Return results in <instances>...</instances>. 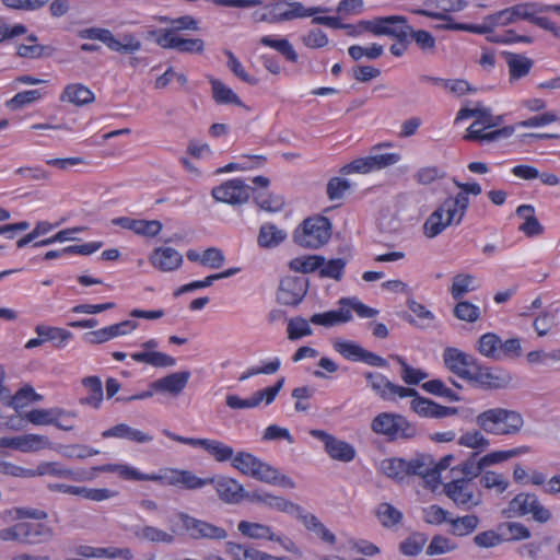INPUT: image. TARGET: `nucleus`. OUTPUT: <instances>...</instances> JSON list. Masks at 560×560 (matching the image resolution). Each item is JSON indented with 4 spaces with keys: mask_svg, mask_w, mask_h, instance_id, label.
Masks as SVG:
<instances>
[{
    "mask_svg": "<svg viewBox=\"0 0 560 560\" xmlns=\"http://www.w3.org/2000/svg\"><path fill=\"white\" fill-rule=\"evenodd\" d=\"M339 305L343 306L345 308H349L350 312L354 311L355 314L362 318H372L378 314V311L376 308H372L363 304L357 298H342L339 301Z\"/></svg>",
    "mask_w": 560,
    "mask_h": 560,
    "instance_id": "nucleus-60",
    "label": "nucleus"
},
{
    "mask_svg": "<svg viewBox=\"0 0 560 560\" xmlns=\"http://www.w3.org/2000/svg\"><path fill=\"white\" fill-rule=\"evenodd\" d=\"M20 534L22 535V544L35 545L49 540L54 530L50 526L43 523H20Z\"/></svg>",
    "mask_w": 560,
    "mask_h": 560,
    "instance_id": "nucleus-25",
    "label": "nucleus"
},
{
    "mask_svg": "<svg viewBox=\"0 0 560 560\" xmlns=\"http://www.w3.org/2000/svg\"><path fill=\"white\" fill-rule=\"evenodd\" d=\"M250 477L261 482L276 485L279 479V471L277 468L258 458Z\"/></svg>",
    "mask_w": 560,
    "mask_h": 560,
    "instance_id": "nucleus-52",
    "label": "nucleus"
},
{
    "mask_svg": "<svg viewBox=\"0 0 560 560\" xmlns=\"http://www.w3.org/2000/svg\"><path fill=\"white\" fill-rule=\"evenodd\" d=\"M308 281L304 277H285L280 281L277 300L283 305L295 306L304 299Z\"/></svg>",
    "mask_w": 560,
    "mask_h": 560,
    "instance_id": "nucleus-15",
    "label": "nucleus"
},
{
    "mask_svg": "<svg viewBox=\"0 0 560 560\" xmlns=\"http://www.w3.org/2000/svg\"><path fill=\"white\" fill-rule=\"evenodd\" d=\"M392 358L400 365V377L406 384L418 385L420 382L429 377L427 372L410 366L404 358L399 355H393Z\"/></svg>",
    "mask_w": 560,
    "mask_h": 560,
    "instance_id": "nucleus-47",
    "label": "nucleus"
},
{
    "mask_svg": "<svg viewBox=\"0 0 560 560\" xmlns=\"http://www.w3.org/2000/svg\"><path fill=\"white\" fill-rule=\"evenodd\" d=\"M35 331L39 337H43L44 341H57L56 347H63L65 342L72 337L69 330L59 327H48L44 325H37Z\"/></svg>",
    "mask_w": 560,
    "mask_h": 560,
    "instance_id": "nucleus-48",
    "label": "nucleus"
},
{
    "mask_svg": "<svg viewBox=\"0 0 560 560\" xmlns=\"http://www.w3.org/2000/svg\"><path fill=\"white\" fill-rule=\"evenodd\" d=\"M141 47V40L130 33L121 34L119 38H116L112 33V39L108 46L110 50L121 54H135L139 51Z\"/></svg>",
    "mask_w": 560,
    "mask_h": 560,
    "instance_id": "nucleus-39",
    "label": "nucleus"
},
{
    "mask_svg": "<svg viewBox=\"0 0 560 560\" xmlns=\"http://www.w3.org/2000/svg\"><path fill=\"white\" fill-rule=\"evenodd\" d=\"M422 389H424L427 393L444 397L450 401H459L460 397L450 387L445 385V383L441 380H431L423 384H421Z\"/></svg>",
    "mask_w": 560,
    "mask_h": 560,
    "instance_id": "nucleus-51",
    "label": "nucleus"
},
{
    "mask_svg": "<svg viewBox=\"0 0 560 560\" xmlns=\"http://www.w3.org/2000/svg\"><path fill=\"white\" fill-rule=\"evenodd\" d=\"M427 542L428 536L424 533L413 532L399 542L398 550L406 557H417L422 552Z\"/></svg>",
    "mask_w": 560,
    "mask_h": 560,
    "instance_id": "nucleus-35",
    "label": "nucleus"
},
{
    "mask_svg": "<svg viewBox=\"0 0 560 560\" xmlns=\"http://www.w3.org/2000/svg\"><path fill=\"white\" fill-rule=\"evenodd\" d=\"M443 491L456 506L469 511L482 503V493L468 479H455L446 482Z\"/></svg>",
    "mask_w": 560,
    "mask_h": 560,
    "instance_id": "nucleus-9",
    "label": "nucleus"
},
{
    "mask_svg": "<svg viewBox=\"0 0 560 560\" xmlns=\"http://www.w3.org/2000/svg\"><path fill=\"white\" fill-rule=\"evenodd\" d=\"M60 101L82 107L95 101L94 93L82 83H70L60 94Z\"/></svg>",
    "mask_w": 560,
    "mask_h": 560,
    "instance_id": "nucleus-26",
    "label": "nucleus"
},
{
    "mask_svg": "<svg viewBox=\"0 0 560 560\" xmlns=\"http://www.w3.org/2000/svg\"><path fill=\"white\" fill-rule=\"evenodd\" d=\"M83 387L88 390V395L79 399L82 406H89L98 409L103 401V386L98 376H86L82 380Z\"/></svg>",
    "mask_w": 560,
    "mask_h": 560,
    "instance_id": "nucleus-29",
    "label": "nucleus"
},
{
    "mask_svg": "<svg viewBox=\"0 0 560 560\" xmlns=\"http://www.w3.org/2000/svg\"><path fill=\"white\" fill-rule=\"evenodd\" d=\"M102 438H117L125 439L137 443H148L153 440V436L126 423L116 424L102 432Z\"/></svg>",
    "mask_w": 560,
    "mask_h": 560,
    "instance_id": "nucleus-27",
    "label": "nucleus"
},
{
    "mask_svg": "<svg viewBox=\"0 0 560 560\" xmlns=\"http://www.w3.org/2000/svg\"><path fill=\"white\" fill-rule=\"evenodd\" d=\"M516 215L523 219V223L518 230L528 237H534L542 234L544 226L539 223L535 215V209L530 205H522L516 209Z\"/></svg>",
    "mask_w": 560,
    "mask_h": 560,
    "instance_id": "nucleus-28",
    "label": "nucleus"
},
{
    "mask_svg": "<svg viewBox=\"0 0 560 560\" xmlns=\"http://www.w3.org/2000/svg\"><path fill=\"white\" fill-rule=\"evenodd\" d=\"M407 305H408L409 310L419 319L427 322V324H419L418 325L416 323L415 318L410 314L404 313L401 315V318L405 319L406 322H408L409 324L417 325L420 328H425L427 326H429L434 320L435 316L423 304L418 303L417 301L410 299V300L407 301Z\"/></svg>",
    "mask_w": 560,
    "mask_h": 560,
    "instance_id": "nucleus-43",
    "label": "nucleus"
},
{
    "mask_svg": "<svg viewBox=\"0 0 560 560\" xmlns=\"http://www.w3.org/2000/svg\"><path fill=\"white\" fill-rule=\"evenodd\" d=\"M401 160V155L396 152L381 153L372 152L371 155L353 160L343 165L340 175H350L353 173L368 174L371 172L382 171L388 166L397 164Z\"/></svg>",
    "mask_w": 560,
    "mask_h": 560,
    "instance_id": "nucleus-8",
    "label": "nucleus"
},
{
    "mask_svg": "<svg viewBox=\"0 0 560 560\" xmlns=\"http://www.w3.org/2000/svg\"><path fill=\"white\" fill-rule=\"evenodd\" d=\"M215 490L219 498L229 504H237L244 500V487L238 481L230 477H220L214 480Z\"/></svg>",
    "mask_w": 560,
    "mask_h": 560,
    "instance_id": "nucleus-24",
    "label": "nucleus"
},
{
    "mask_svg": "<svg viewBox=\"0 0 560 560\" xmlns=\"http://www.w3.org/2000/svg\"><path fill=\"white\" fill-rule=\"evenodd\" d=\"M258 457L248 452H238L234 455L232 466L241 471L243 475L252 476L254 466L256 465Z\"/></svg>",
    "mask_w": 560,
    "mask_h": 560,
    "instance_id": "nucleus-63",
    "label": "nucleus"
},
{
    "mask_svg": "<svg viewBox=\"0 0 560 560\" xmlns=\"http://www.w3.org/2000/svg\"><path fill=\"white\" fill-rule=\"evenodd\" d=\"M310 320L301 316L293 317L288 323V338L290 340H296L305 336H310L313 334L312 328L310 327Z\"/></svg>",
    "mask_w": 560,
    "mask_h": 560,
    "instance_id": "nucleus-59",
    "label": "nucleus"
},
{
    "mask_svg": "<svg viewBox=\"0 0 560 560\" xmlns=\"http://www.w3.org/2000/svg\"><path fill=\"white\" fill-rule=\"evenodd\" d=\"M454 184L459 191L455 196L447 197L424 222V234L430 238L438 236L453 223L458 225L469 206L468 196L481 194V186L476 182L460 183L454 178Z\"/></svg>",
    "mask_w": 560,
    "mask_h": 560,
    "instance_id": "nucleus-2",
    "label": "nucleus"
},
{
    "mask_svg": "<svg viewBox=\"0 0 560 560\" xmlns=\"http://www.w3.org/2000/svg\"><path fill=\"white\" fill-rule=\"evenodd\" d=\"M131 359L155 368H170L176 364V359L159 351H140L131 354Z\"/></svg>",
    "mask_w": 560,
    "mask_h": 560,
    "instance_id": "nucleus-34",
    "label": "nucleus"
},
{
    "mask_svg": "<svg viewBox=\"0 0 560 560\" xmlns=\"http://www.w3.org/2000/svg\"><path fill=\"white\" fill-rule=\"evenodd\" d=\"M287 234L278 230L272 224H265L260 228L258 235V244L261 247H275L279 245L284 238Z\"/></svg>",
    "mask_w": 560,
    "mask_h": 560,
    "instance_id": "nucleus-49",
    "label": "nucleus"
},
{
    "mask_svg": "<svg viewBox=\"0 0 560 560\" xmlns=\"http://www.w3.org/2000/svg\"><path fill=\"white\" fill-rule=\"evenodd\" d=\"M348 54L355 61L360 60L363 57L374 60L383 55V47L377 44H373L370 47L353 45L349 47Z\"/></svg>",
    "mask_w": 560,
    "mask_h": 560,
    "instance_id": "nucleus-64",
    "label": "nucleus"
},
{
    "mask_svg": "<svg viewBox=\"0 0 560 560\" xmlns=\"http://www.w3.org/2000/svg\"><path fill=\"white\" fill-rule=\"evenodd\" d=\"M138 327V323L135 320H124L94 331L86 332L84 335V340L92 345H98L106 342L113 338L118 336L126 335L131 332Z\"/></svg>",
    "mask_w": 560,
    "mask_h": 560,
    "instance_id": "nucleus-21",
    "label": "nucleus"
},
{
    "mask_svg": "<svg viewBox=\"0 0 560 560\" xmlns=\"http://www.w3.org/2000/svg\"><path fill=\"white\" fill-rule=\"evenodd\" d=\"M190 375L189 371L175 372L152 382L150 388L158 393H167L172 396H178L186 387Z\"/></svg>",
    "mask_w": 560,
    "mask_h": 560,
    "instance_id": "nucleus-22",
    "label": "nucleus"
},
{
    "mask_svg": "<svg viewBox=\"0 0 560 560\" xmlns=\"http://www.w3.org/2000/svg\"><path fill=\"white\" fill-rule=\"evenodd\" d=\"M477 457L478 453H472L465 462L454 467L452 470H459L464 475L463 479H468L469 482H471V480L478 477L485 469L483 466H481V459H477Z\"/></svg>",
    "mask_w": 560,
    "mask_h": 560,
    "instance_id": "nucleus-56",
    "label": "nucleus"
},
{
    "mask_svg": "<svg viewBox=\"0 0 560 560\" xmlns=\"http://www.w3.org/2000/svg\"><path fill=\"white\" fill-rule=\"evenodd\" d=\"M0 447H11L22 453H35L52 448V443L45 435L28 433L12 438H1Z\"/></svg>",
    "mask_w": 560,
    "mask_h": 560,
    "instance_id": "nucleus-19",
    "label": "nucleus"
},
{
    "mask_svg": "<svg viewBox=\"0 0 560 560\" xmlns=\"http://www.w3.org/2000/svg\"><path fill=\"white\" fill-rule=\"evenodd\" d=\"M475 278L469 273H458L453 278V283L451 287V294L453 299L460 300L466 293L474 291L476 285H474Z\"/></svg>",
    "mask_w": 560,
    "mask_h": 560,
    "instance_id": "nucleus-50",
    "label": "nucleus"
},
{
    "mask_svg": "<svg viewBox=\"0 0 560 560\" xmlns=\"http://www.w3.org/2000/svg\"><path fill=\"white\" fill-rule=\"evenodd\" d=\"M406 459L389 458L381 464V469L384 475L393 479H402L406 475Z\"/></svg>",
    "mask_w": 560,
    "mask_h": 560,
    "instance_id": "nucleus-62",
    "label": "nucleus"
},
{
    "mask_svg": "<svg viewBox=\"0 0 560 560\" xmlns=\"http://www.w3.org/2000/svg\"><path fill=\"white\" fill-rule=\"evenodd\" d=\"M468 117H476L480 125L486 127H493L498 125V119L494 118L490 110L481 105L476 106L475 108H462L456 116V120H460Z\"/></svg>",
    "mask_w": 560,
    "mask_h": 560,
    "instance_id": "nucleus-44",
    "label": "nucleus"
},
{
    "mask_svg": "<svg viewBox=\"0 0 560 560\" xmlns=\"http://www.w3.org/2000/svg\"><path fill=\"white\" fill-rule=\"evenodd\" d=\"M266 162V158L262 155H245L240 162L229 163L224 167L218 168V173H230V172H250L261 167Z\"/></svg>",
    "mask_w": 560,
    "mask_h": 560,
    "instance_id": "nucleus-42",
    "label": "nucleus"
},
{
    "mask_svg": "<svg viewBox=\"0 0 560 560\" xmlns=\"http://www.w3.org/2000/svg\"><path fill=\"white\" fill-rule=\"evenodd\" d=\"M238 532L250 539H269L271 541H281L280 536H276L268 525L241 521L237 524Z\"/></svg>",
    "mask_w": 560,
    "mask_h": 560,
    "instance_id": "nucleus-32",
    "label": "nucleus"
},
{
    "mask_svg": "<svg viewBox=\"0 0 560 560\" xmlns=\"http://www.w3.org/2000/svg\"><path fill=\"white\" fill-rule=\"evenodd\" d=\"M453 314L460 320L475 323L480 317V308L468 301L458 300V303L453 308Z\"/></svg>",
    "mask_w": 560,
    "mask_h": 560,
    "instance_id": "nucleus-57",
    "label": "nucleus"
},
{
    "mask_svg": "<svg viewBox=\"0 0 560 560\" xmlns=\"http://www.w3.org/2000/svg\"><path fill=\"white\" fill-rule=\"evenodd\" d=\"M450 524L451 533L455 536L462 537L471 534L478 527L479 517L474 514L459 516L451 518Z\"/></svg>",
    "mask_w": 560,
    "mask_h": 560,
    "instance_id": "nucleus-45",
    "label": "nucleus"
},
{
    "mask_svg": "<svg viewBox=\"0 0 560 560\" xmlns=\"http://www.w3.org/2000/svg\"><path fill=\"white\" fill-rule=\"evenodd\" d=\"M163 434L168 439L179 442L182 444H187L190 446H199L203 448L209 455H211L217 462H228L233 460L234 450L218 440H209V439H194V438H185L177 435L168 430H163Z\"/></svg>",
    "mask_w": 560,
    "mask_h": 560,
    "instance_id": "nucleus-12",
    "label": "nucleus"
},
{
    "mask_svg": "<svg viewBox=\"0 0 560 560\" xmlns=\"http://www.w3.org/2000/svg\"><path fill=\"white\" fill-rule=\"evenodd\" d=\"M150 262L160 271L171 272L177 270L183 264V256L172 247H158L150 256Z\"/></svg>",
    "mask_w": 560,
    "mask_h": 560,
    "instance_id": "nucleus-23",
    "label": "nucleus"
},
{
    "mask_svg": "<svg viewBox=\"0 0 560 560\" xmlns=\"http://www.w3.org/2000/svg\"><path fill=\"white\" fill-rule=\"evenodd\" d=\"M364 377L375 394L383 400L394 401L397 397H411L410 409L422 418L442 419L455 416L458 412L456 407L442 406L432 399L420 396L415 388L404 387L390 382L381 373L365 372Z\"/></svg>",
    "mask_w": 560,
    "mask_h": 560,
    "instance_id": "nucleus-1",
    "label": "nucleus"
},
{
    "mask_svg": "<svg viewBox=\"0 0 560 560\" xmlns=\"http://www.w3.org/2000/svg\"><path fill=\"white\" fill-rule=\"evenodd\" d=\"M360 26L376 36H388L400 43H410L411 26L405 16L389 15L361 21Z\"/></svg>",
    "mask_w": 560,
    "mask_h": 560,
    "instance_id": "nucleus-7",
    "label": "nucleus"
},
{
    "mask_svg": "<svg viewBox=\"0 0 560 560\" xmlns=\"http://www.w3.org/2000/svg\"><path fill=\"white\" fill-rule=\"evenodd\" d=\"M506 63L511 80L527 75L533 67V60L520 54H508Z\"/></svg>",
    "mask_w": 560,
    "mask_h": 560,
    "instance_id": "nucleus-40",
    "label": "nucleus"
},
{
    "mask_svg": "<svg viewBox=\"0 0 560 560\" xmlns=\"http://www.w3.org/2000/svg\"><path fill=\"white\" fill-rule=\"evenodd\" d=\"M443 361L448 371L468 381L478 360L457 348L450 347L443 352Z\"/></svg>",
    "mask_w": 560,
    "mask_h": 560,
    "instance_id": "nucleus-16",
    "label": "nucleus"
},
{
    "mask_svg": "<svg viewBox=\"0 0 560 560\" xmlns=\"http://www.w3.org/2000/svg\"><path fill=\"white\" fill-rule=\"evenodd\" d=\"M174 533V529H172L171 532H166L155 526L149 525L139 527L135 530V535L140 539L150 542H162L167 545H171L175 541Z\"/></svg>",
    "mask_w": 560,
    "mask_h": 560,
    "instance_id": "nucleus-37",
    "label": "nucleus"
},
{
    "mask_svg": "<svg viewBox=\"0 0 560 560\" xmlns=\"http://www.w3.org/2000/svg\"><path fill=\"white\" fill-rule=\"evenodd\" d=\"M377 517L385 527H393L400 523L402 514L389 503H381L376 511Z\"/></svg>",
    "mask_w": 560,
    "mask_h": 560,
    "instance_id": "nucleus-58",
    "label": "nucleus"
},
{
    "mask_svg": "<svg viewBox=\"0 0 560 560\" xmlns=\"http://www.w3.org/2000/svg\"><path fill=\"white\" fill-rule=\"evenodd\" d=\"M259 43L264 46L275 49L290 62H296L299 59L294 47L287 38L266 35L259 39Z\"/></svg>",
    "mask_w": 560,
    "mask_h": 560,
    "instance_id": "nucleus-38",
    "label": "nucleus"
},
{
    "mask_svg": "<svg viewBox=\"0 0 560 560\" xmlns=\"http://www.w3.org/2000/svg\"><path fill=\"white\" fill-rule=\"evenodd\" d=\"M525 423L523 416L513 409L490 408L476 417L480 430L493 435H516Z\"/></svg>",
    "mask_w": 560,
    "mask_h": 560,
    "instance_id": "nucleus-3",
    "label": "nucleus"
},
{
    "mask_svg": "<svg viewBox=\"0 0 560 560\" xmlns=\"http://www.w3.org/2000/svg\"><path fill=\"white\" fill-rule=\"evenodd\" d=\"M468 381L486 388L498 389L506 387L511 383L512 376L505 371L482 366L477 361Z\"/></svg>",
    "mask_w": 560,
    "mask_h": 560,
    "instance_id": "nucleus-20",
    "label": "nucleus"
},
{
    "mask_svg": "<svg viewBox=\"0 0 560 560\" xmlns=\"http://www.w3.org/2000/svg\"><path fill=\"white\" fill-rule=\"evenodd\" d=\"M331 235V223L324 215L310 217L294 232V241L308 248H319Z\"/></svg>",
    "mask_w": 560,
    "mask_h": 560,
    "instance_id": "nucleus-6",
    "label": "nucleus"
},
{
    "mask_svg": "<svg viewBox=\"0 0 560 560\" xmlns=\"http://www.w3.org/2000/svg\"><path fill=\"white\" fill-rule=\"evenodd\" d=\"M176 517L191 539L224 540L228 537V532L223 527L196 518L185 512H178Z\"/></svg>",
    "mask_w": 560,
    "mask_h": 560,
    "instance_id": "nucleus-10",
    "label": "nucleus"
},
{
    "mask_svg": "<svg viewBox=\"0 0 560 560\" xmlns=\"http://www.w3.org/2000/svg\"><path fill=\"white\" fill-rule=\"evenodd\" d=\"M406 475L407 476H428L433 472V460L430 456L418 455L410 460H406Z\"/></svg>",
    "mask_w": 560,
    "mask_h": 560,
    "instance_id": "nucleus-46",
    "label": "nucleus"
},
{
    "mask_svg": "<svg viewBox=\"0 0 560 560\" xmlns=\"http://www.w3.org/2000/svg\"><path fill=\"white\" fill-rule=\"evenodd\" d=\"M325 262L322 256L298 257L290 261V268L296 272L308 273L320 268Z\"/></svg>",
    "mask_w": 560,
    "mask_h": 560,
    "instance_id": "nucleus-54",
    "label": "nucleus"
},
{
    "mask_svg": "<svg viewBox=\"0 0 560 560\" xmlns=\"http://www.w3.org/2000/svg\"><path fill=\"white\" fill-rule=\"evenodd\" d=\"M284 384V377H280L275 385L255 392L249 398L244 399L243 409L256 408L261 401L270 405L281 390Z\"/></svg>",
    "mask_w": 560,
    "mask_h": 560,
    "instance_id": "nucleus-33",
    "label": "nucleus"
},
{
    "mask_svg": "<svg viewBox=\"0 0 560 560\" xmlns=\"http://www.w3.org/2000/svg\"><path fill=\"white\" fill-rule=\"evenodd\" d=\"M253 192V188L246 185L241 178L226 180L212 189V196L217 201L229 205L245 203Z\"/></svg>",
    "mask_w": 560,
    "mask_h": 560,
    "instance_id": "nucleus-14",
    "label": "nucleus"
},
{
    "mask_svg": "<svg viewBox=\"0 0 560 560\" xmlns=\"http://www.w3.org/2000/svg\"><path fill=\"white\" fill-rule=\"evenodd\" d=\"M351 319L352 314L350 313V310L340 305V308L336 311L313 314L310 318V322L314 325L329 328L338 324L348 323Z\"/></svg>",
    "mask_w": 560,
    "mask_h": 560,
    "instance_id": "nucleus-31",
    "label": "nucleus"
},
{
    "mask_svg": "<svg viewBox=\"0 0 560 560\" xmlns=\"http://www.w3.org/2000/svg\"><path fill=\"white\" fill-rule=\"evenodd\" d=\"M536 502V494L534 493H518L509 503V511L515 516H524L528 514L533 503Z\"/></svg>",
    "mask_w": 560,
    "mask_h": 560,
    "instance_id": "nucleus-53",
    "label": "nucleus"
},
{
    "mask_svg": "<svg viewBox=\"0 0 560 560\" xmlns=\"http://www.w3.org/2000/svg\"><path fill=\"white\" fill-rule=\"evenodd\" d=\"M209 82L211 84L212 97L218 104H234L236 106H243L241 98L222 81L215 78H209Z\"/></svg>",
    "mask_w": 560,
    "mask_h": 560,
    "instance_id": "nucleus-36",
    "label": "nucleus"
},
{
    "mask_svg": "<svg viewBox=\"0 0 560 560\" xmlns=\"http://www.w3.org/2000/svg\"><path fill=\"white\" fill-rule=\"evenodd\" d=\"M334 349L341 354L345 359L351 361H361L364 348L360 345L349 341L338 339L334 342Z\"/></svg>",
    "mask_w": 560,
    "mask_h": 560,
    "instance_id": "nucleus-55",
    "label": "nucleus"
},
{
    "mask_svg": "<svg viewBox=\"0 0 560 560\" xmlns=\"http://www.w3.org/2000/svg\"><path fill=\"white\" fill-rule=\"evenodd\" d=\"M538 11L535 3H518L488 15V21L492 25L506 26L521 20H526L544 30L553 31V24L550 20L544 16H536Z\"/></svg>",
    "mask_w": 560,
    "mask_h": 560,
    "instance_id": "nucleus-4",
    "label": "nucleus"
},
{
    "mask_svg": "<svg viewBox=\"0 0 560 560\" xmlns=\"http://www.w3.org/2000/svg\"><path fill=\"white\" fill-rule=\"evenodd\" d=\"M310 434L324 443L326 453L332 459L349 463L354 458L355 450L348 442L338 440L323 430L315 429Z\"/></svg>",
    "mask_w": 560,
    "mask_h": 560,
    "instance_id": "nucleus-17",
    "label": "nucleus"
},
{
    "mask_svg": "<svg viewBox=\"0 0 560 560\" xmlns=\"http://www.w3.org/2000/svg\"><path fill=\"white\" fill-rule=\"evenodd\" d=\"M37 476H52L77 482L90 481L94 479V475L85 469L72 470L57 462H44L40 463L36 469H27V478Z\"/></svg>",
    "mask_w": 560,
    "mask_h": 560,
    "instance_id": "nucleus-13",
    "label": "nucleus"
},
{
    "mask_svg": "<svg viewBox=\"0 0 560 560\" xmlns=\"http://www.w3.org/2000/svg\"><path fill=\"white\" fill-rule=\"evenodd\" d=\"M77 417L75 411L62 408L33 409L24 415V419L35 425H55L62 431H71L74 425H63L60 418Z\"/></svg>",
    "mask_w": 560,
    "mask_h": 560,
    "instance_id": "nucleus-18",
    "label": "nucleus"
},
{
    "mask_svg": "<svg viewBox=\"0 0 560 560\" xmlns=\"http://www.w3.org/2000/svg\"><path fill=\"white\" fill-rule=\"evenodd\" d=\"M351 186L343 177H330L326 192L330 200H340L351 189Z\"/></svg>",
    "mask_w": 560,
    "mask_h": 560,
    "instance_id": "nucleus-61",
    "label": "nucleus"
},
{
    "mask_svg": "<svg viewBox=\"0 0 560 560\" xmlns=\"http://www.w3.org/2000/svg\"><path fill=\"white\" fill-rule=\"evenodd\" d=\"M500 341L501 338L494 332L483 334L478 339L477 350L488 359L500 361Z\"/></svg>",
    "mask_w": 560,
    "mask_h": 560,
    "instance_id": "nucleus-41",
    "label": "nucleus"
},
{
    "mask_svg": "<svg viewBox=\"0 0 560 560\" xmlns=\"http://www.w3.org/2000/svg\"><path fill=\"white\" fill-rule=\"evenodd\" d=\"M371 429L376 434L385 435L388 441L410 440L418 434L416 424L401 415L390 412L377 415L372 420Z\"/></svg>",
    "mask_w": 560,
    "mask_h": 560,
    "instance_id": "nucleus-5",
    "label": "nucleus"
},
{
    "mask_svg": "<svg viewBox=\"0 0 560 560\" xmlns=\"http://www.w3.org/2000/svg\"><path fill=\"white\" fill-rule=\"evenodd\" d=\"M435 5L440 9V12L417 10L416 13L431 19L445 21L446 24H453V19L447 13L462 11L466 7V2L463 0H435Z\"/></svg>",
    "mask_w": 560,
    "mask_h": 560,
    "instance_id": "nucleus-30",
    "label": "nucleus"
},
{
    "mask_svg": "<svg viewBox=\"0 0 560 560\" xmlns=\"http://www.w3.org/2000/svg\"><path fill=\"white\" fill-rule=\"evenodd\" d=\"M328 11V8H305L300 2H285L284 0H278L269 5L268 20L270 22L291 21L298 18L313 16L317 13H326Z\"/></svg>",
    "mask_w": 560,
    "mask_h": 560,
    "instance_id": "nucleus-11",
    "label": "nucleus"
}]
</instances>
